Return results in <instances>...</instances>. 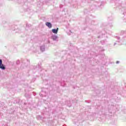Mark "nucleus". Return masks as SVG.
Returning a JSON list of instances; mask_svg holds the SVG:
<instances>
[{
    "label": "nucleus",
    "mask_w": 126,
    "mask_h": 126,
    "mask_svg": "<svg viewBox=\"0 0 126 126\" xmlns=\"http://www.w3.org/2000/svg\"><path fill=\"white\" fill-rule=\"evenodd\" d=\"M117 63H119V62H117Z\"/></svg>",
    "instance_id": "39448f33"
},
{
    "label": "nucleus",
    "mask_w": 126,
    "mask_h": 126,
    "mask_svg": "<svg viewBox=\"0 0 126 126\" xmlns=\"http://www.w3.org/2000/svg\"><path fill=\"white\" fill-rule=\"evenodd\" d=\"M45 25L47 26L48 28H52V24H51V23L46 22Z\"/></svg>",
    "instance_id": "f03ea898"
},
{
    "label": "nucleus",
    "mask_w": 126,
    "mask_h": 126,
    "mask_svg": "<svg viewBox=\"0 0 126 126\" xmlns=\"http://www.w3.org/2000/svg\"><path fill=\"white\" fill-rule=\"evenodd\" d=\"M52 31L53 33H54L55 34H58V31H59V28H57V29H52Z\"/></svg>",
    "instance_id": "7ed1b4c3"
},
{
    "label": "nucleus",
    "mask_w": 126,
    "mask_h": 126,
    "mask_svg": "<svg viewBox=\"0 0 126 126\" xmlns=\"http://www.w3.org/2000/svg\"><path fill=\"white\" fill-rule=\"evenodd\" d=\"M117 63H119V62H117Z\"/></svg>",
    "instance_id": "20e7f679"
},
{
    "label": "nucleus",
    "mask_w": 126,
    "mask_h": 126,
    "mask_svg": "<svg viewBox=\"0 0 126 126\" xmlns=\"http://www.w3.org/2000/svg\"><path fill=\"white\" fill-rule=\"evenodd\" d=\"M0 68L4 70L5 69V66L2 64V60L0 59Z\"/></svg>",
    "instance_id": "f257e3e1"
}]
</instances>
